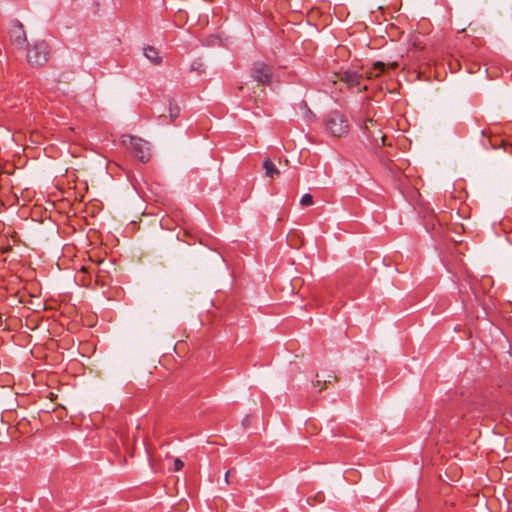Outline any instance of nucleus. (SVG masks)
Returning <instances> with one entry per match:
<instances>
[{"label":"nucleus","instance_id":"obj_1","mask_svg":"<svg viewBox=\"0 0 512 512\" xmlns=\"http://www.w3.org/2000/svg\"><path fill=\"white\" fill-rule=\"evenodd\" d=\"M325 129L333 137H345L349 133L347 118L339 111H331L325 118Z\"/></svg>","mask_w":512,"mask_h":512},{"label":"nucleus","instance_id":"obj_2","mask_svg":"<svg viewBox=\"0 0 512 512\" xmlns=\"http://www.w3.org/2000/svg\"><path fill=\"white\" fill-rule=\"evenodd\" d=\"M122 143L141 162L149 161L151 153L150 146L147 141L136 136L124 135L122 137Z\"/></svg>","mask_w":512,"mask_h":512},{"label":"nucleus","instance_id":"obj_3","mask_svg":"<svg viewBox=\"0 0 512 512\" xmlns=\"http://www.w3.org/2000/svg\"><path fill=\"white\" fill-rule=\"evenodd\" d=\"M49 47L45 41L35 42L27 51V61L32 66H42L48 61Z\"/></svg>","mask_w":512,"mask_h":512},{"label":"nucleus","instance_id":"obj_4","mask_svg":"<svg viewBox=\"0 0 512 512\" xmlns=\"http://www.w3.org/2000/svg\"><path fill=\"white\" fill-rule=\"evenodd\" d=\"M363 132L375 146L384 145L385 135L382 133V125L373 118H367L363 122Z\"/></svg>","mask_w":512,"mask_h":512},{"label":"nucleus","instance_id":"obj_5","mask_svg":"<svg viewBox=\"0 0 512 512\" xmlns=\"http://www.w3.org/2000/svg\"><path fill=\"white\" fill-rule=\"evenodd\" d=\"M339 80L344 82L348 88H359L366 90L367 86H362V81L365 77L363 68L355 69H347L345 71L340 72L339 74Z\"/></svg>","mask_w":512,"mask_h":512},{"label":"nucleus","instance_id":"obj_6","mask_svg":"<svg viewBox=\"0 0 512 512\" xmlns=\"http://www.w3.org/2000/svg\"><path fill=\"white\" fill-rule=\"evenodd\" d=\"M252 77L259 83L269 85L272 80V67L264 62H255L251 68Z\"/></svg>","mask_w":512,"mask_h":512},{"label":"nucleus","instance_id":"obj_7","mask_svg":"<svg viewBox=\"0 0 512 512\" xmlns=\"http://www.w3.org/2000/svg\"><path fill=\"white\" fill-rule=\"evenodd\" d=\"M11 38L13 43L18 47H23L27 41L25 31L22 24H16L11 30Z\"/></svg>","mask_w":512,"mask_h":512},{"label":"nucleus","instance_id":"obj_8","mask_svg":"<svg viewBox=\"0 0 512 512\" xmlns=\"http://www.w3.org/2000/svg\"><path fill=\"white\" fill-rule=\"evenodd\" d=\"M386 65L381 61H377L373 63V65L368 69H363L365 78L373 79L379 77L385 71Z\"/></svg>","mask_w":512,"mask_h":512},{"label":"nucleus","instance_id":"obj_9","mask_svg":"<svg viewBox=\"0 0 512 512\" xmlns=\"http://www.w3.org/2000/svg\"><path fill=\"white\" fill-rule=\"evenodd\" d=\"M143 54L153 65H160L162 63V57L154 46H145Z\"/></svg>","mask_w":512,"mask_h":512},{"label":"nucleus","instance_id":"obj_10","mask_svg":"<svg viewBox=\"0 0 512 512\" xmlns=\"http://www.w3.org/2000/svg\"><path fill=\"white\" fill-rule=\"evenodd\" d=\"M263 169L265 171V175L269 178H274L280 175V170L276 167V165L268 158L263 161Z\"/></svg>","mask_w":512,"mask_h":512},{"label":"nucleus","instance_id":"obj_11","mask_svg":"<svg viewBox=\"0 0 512 512\" xmlns=\"http://www.w3.org/2000/svg\"><path fill=\"white\" fill-rule=\"evenodd\" d=\"M180 116V108L174 100L169 101V119L170 123H174Z\"/></svg>","mask_w":512,"mask_h":512},{"label":"nucleus","instance_id":"obj_12","mask_svg":"<svg viewBox=\"0 0 512 512\" xmlns=\"http://www.w3.org/2000/svg\"><path fill=\"white\" fill-rule=\"evenodd\" d=\"M313 203V197L308 193L304 194L300 199V204L302 206H311Z\"/></svg>","mask_w":512,"mask_h":512},{"label":"nucleus","instance_id":"obj_13","mask_svg":"<svg viewBox=\"0 0 512 512\" xmlns=\"http://www.w3.org/2000/svg\"><path fill=\"white\" fill-rule=\"evenodd\" d=\"M184 466V463L181 459L179 458H175L174 459V467H173V470L174 471H180Z\"/></svg>","mask_w":512,"mask_h":512},{"label":"nucleus","instance_id":"obj_14","mask_svg":"<svg viewBox=\"0 0 512 512\" xmlns=\"http://www.w3.org/2000/svg\"><path fill=\"white\" fill-rule=\"evenodd\" d=\"M94 270H95V267L83 266L80 271L83 273H92V272H94Z\"/></svg>","mask_w":512,"mask_h":512},{"label":"nucleus","instance_id":"obj_15","mask_svg":"<svg viewBox=\"0 0 512 512\" xmlns=\"http://www.w3.org/2000/svg\"><path fill=\"white\" fill-rule=\"evenodd\" d=\"M235 469H231V470H228L226 473H225V482L226 484H229V475L231 474V472H234Z\"/></svg>","mask_w":512,"mask_h":512},{"label":"nucleus","instance_id":"obj_16","mask_svg":"<svg viewBox=\"0 0 512 512\" xmlns=\"http://www.w3.org/2000/svg\"><path fill=\"white\" fill-rule=\"evenodd\" d=\"M332 379H336V377H335V376H333V375H329V376H328V379H325V380H324V383H330Z\"/></svg>","mask_w":512,"mask_h":512},{"label":"nucleus","instance_id":"obj_17","mask_svg":"<svg viewBox=\"0 0 512 512\" xmlns=\"http://www.w3.org/2000/svg\"><path fill=\"white\" fill-rule=\"evenodd\" d=\"M312 116H313V115H312V112L308 109V110H307V114H306V116H305V117L308 119L309 117H312Z\"/></svg>","mask_w":512,"mask_h":512},{"label":"nucleus","instance_id":"obj_18","mask_svg":"<svg viewBox=\"0 0 512 512\" xmlns=\"http://www.w3.org/2000/svg\"><path fill=\"white\" fill-rule=\"evenodd\" d=\"M391 67H392V68L397 67V63H396V62L391 63Z\"/></svg>","mask_w":512,"mask_h":512},{"label":"nucleus","instance_id":"obj_19","mask_svg":"<svg viewBox=\"0 0 512 512\" xmlns=\"http://www.w3.org/2000/svg\"><path fill=\"white\" fill-rule=\"evenodd\" d=\"M159 118L160 119H165V116L164 115H160ZM162 122L164 123V120H162Z\"/></svg>","mask_w":512,"mask_h":512}]
</instances>
